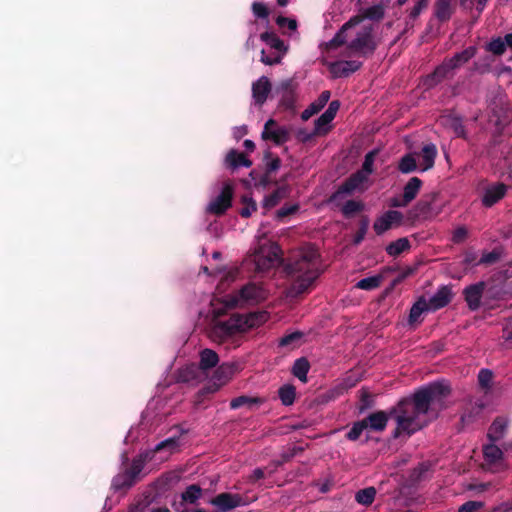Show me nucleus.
Segmentation results:
<instances>
[{"label":"nucleus","instance_id":"f257e3e1","mask_svg":"<svg viewBox=\"0 0 512 512\" xmlns=\"http://www.w3.org/2000/svg\"><path fill=\"white\" fill-rule=\"evenodd\" d=\"M451 394V387L444 381H437L421 387L409 398H404L393 407L389 415L396 421L394 436L402 433L411 435L424 426L420 420L429 410H441L444 401Z\"/></svg>","mask_w":512,"mask_h":512},{"label":"nucleus","instance_id":"f03ea898","mask_svg":"<svg viewBox=\"0 0 512 512\" xmlns=\"http://www.w3.org/2000/svg\"><path fill=\"white\" fill-rule=\"evenodd\" d=\"M317 249L309 247L307 250L290 257L284 270L291 279L289 294L298 296L306 292L319 276L316 262Z\"/></svg>","mask_w":512,"mask_h":512},{"label":"nucleus","instance_id":"7ed1b4c3","mask_svg":"<svg viewBox=\"0 0 512 512\" xmlns=\"http://www.w3.org/2000/svg\"><path fill=\"white\" fill-rule=\"evenodd\" d=\"M269 318L266 311L245 314L233 313L227 320H218L211 328L210 336L214 341L223 343L237 334L258 328Z\"/></svg>","mask_w":512,"mask_h":512},{"label":"nucleus","instance_id":"20e7f679","mask_svg":"<svg viewBox=\"0 0 512 512\" xmlns=\"http://www.w3.org/2000/svg\"><path fill=\"white\" fill-rule=\"evenodd\" d=\"M385 16V7L383 4H376L368 8H363L359 11V13L349 19L341 29L334 35V37L325 43V49H336L344 44H346L347 31L351 28L359 25L365 19H369L371 21H380Z\"/></svg>","mask_w":512,"mask_h":512},{"label":"nucleus","instance_id":"39448f33","mask_svg":"<svg viewBox=\"0 0 512 512\" xmlns=\"http://www.w3.org/2000/svg\"><path fill=\"white\" fill-rule=\"evenodd\" d=\"M347 48L363 57H369L374 54L378 43L374 37L373 25L364 26L358 31L353 39L349 42L346 40Z\"/></svg>","mask_w":512,"mask_h":512},{"label":"nucleus","instance_id":"423d86ee","mask_svg":"<svg viewBox=\"0 0 512 512\" xmlns=\"http://www.w3.org/2000/svg\"><path fill=\"white\" fill-rule=\"evenodd\" d=\"M483 468L492 473H500L508 470L509 466L504 458V452L495 442L483 446Z\"/></svg>","mask_w":512,"mask_h":512},{"label":"nucleus","instance_id":"0eeeda50","mask_svg":"<svg viewBox=\"0 0 512 512\" xmlns=\"http://www.w3.org/2000/svg\"><path fill=\"white\" fill-rule=\"evenodd\" d=\"M512 120V110L507 103H494L489 115V123L495 127V134L502 135Z\"/></svg>","mask_w":512,"mask_h":512},{"label":"nucleus","instance_id":"6e6552de","mask_svg":"<svg viewBox=\"0 0 512 512\" xmlns=\"http://www.w3.org/2000/svg\"><path fill=\"white\" fill-rule=\"evenodd\" d=\"M233 186L225 183L221 193L213 199L207 206L206 211L216 216L223 215L232 205Z\"/></svg>","mask_w":512,"mask_h":512},{"label":"nucleus","instance_id":"1a4fd4ad","mask_svg":"<svg viewBox=\"0 0 512 512\" xmlns=\"http://www.w3.org/2000/svg\"><path fill=\"white\" fill-rule=\"evenodd\" d=\"M297 83L294 79L289 78L281 81L276 88V93L281 96L280 107L285 110L295 111Z\"/></svg>","mask_w":512,"mask_h":512},{"label":"nucleus","instance_id":"9d476101","mask_svg":"<svg viewBox=\"0 0 512 512\" xmlns=\"http://www.w3.org/2000/svg\"><path fill=\"white\" fill-rule=\"evenodd\" d=\"M369 177L364 175L360 171H356L351 174L333 194L332 199H336L343 194H352L355 191H364L366 189L365 184L368 182Z\"/></svg>","mask_w":512,"mask_h":512},{"label":"nucleus","instance_id":"9b49d317","mask_svg":"<svg viewBox=\"0 0 512 512\" xmlns=\"http://www.w3.org/2000/svg\"><path fill=\"white\" fill-rule=\"evenodd\" d=\"M439 192H430L423 196V198L415 205L414 210L416 216L423 219H429L437 216L440 212L435 206V203L439 199Z\"/></svg>","mask_w":512,"mask_h":512},{"label":"nucleus","instance_id":"f8f14e48","mask_svg":"<svg viewBox=\"0 0 512 512\" xmlns=\"http://www.w3.org/2000/svg\"><path fill=\"white\" fill-rule=\"evenodd\" d=\"M211 505L216 507V512H229L244 504L240 494L223 492L210 500Z\"/></svg>","mask_w":512,"mask_h":512},{"label":"nucleus","instance_id":"ddd939ff","mask_svg":"<svg viewBox=\"0 0 512 512\" xmlns=\"http://www.w3.org/2000/svg\"><path fill=\"white\" fill-rule=\"evenodd\" d=\"M402 221L403 214L400 211L388 210L374 221L373 229L377 235H382L393 226L401 225Z\"/></svg>","mask_w":512,"mask_h":512},{"label":"nucleus","instance_id":"4468645a","mask_svg":"<svg viewBox=\"0 0 512 512\" xmlns=\"http://www.w3.org/2000/svg\"><path fill=\"white\" fill-rule=\"evenodd\" d=\"M453 69L449 63L444 60L438 65L434 71L423 78V86L426 89H432L441 83L443 80L451 78L453 76Z\"/></svg>","mask_w":512,"mask_h":512},{"label":"nucleus","instance_id":"2eb2a0df","mask_svg":"<svg viewBox=\"0 0 512 512\" xmlns=\"http://www.w3.org/2000/svg\"><path fill=\"white\" fill-rule=\"evenodd\" d=\"M362 65L363 63L358 60H340L329 63L328 67L333 78H343L358 71Z\"/></svg>","mask_w":512,"mask_h":512},{"label":"nucleus","instance_id":"dca6fc26","mask_svg":"<svg viewBox=\"0 0 512 512\" xmlns=\"http://www.w3.org/2000/svg\"><path fill=\"white\" fill-rule=\"evenodd\" d=\"M485 287L486 283L484 281H479L475 284L467 286L463 290L464 299L471 311H476L480 308L481 298L483 296Z\"/></svg>","mask_w":512,"mask_h":512},{"label":"nucleus","instance_id":"f3484780","mask_svg":"<svg viewBox=\"0 0 512 512\" xmlns=\"http://www.w3.org/2000/svg\"><path fill=\"white\" fill-rule=\"evenodd\" d=\"M262 138L264 140H272L274 143L280 145L288 141L289 132L284 127L277 126L273 119H269L262 131Z\"/></svg>","mask_w":512,"mask_h":512},{"label":"nucleus","instance_id":"a211bd4d","mask_svg":"<svg viewBox=\"0 0 512 512\" xmlns=\"http://www.w3.org/2000/svg\"><path fill=\"white\" fill-rule=\"evenodd\" d=\"M507 190L508 186L501 182L488 186L481 199L482 205L487 208L492 207L505 197Z\"/></svg>","mask_w":512,"mask_h":512},{"label":"nucleus","instance_id":"6ab92c4d","mask_svg":"<svg viewBox=\"0 0 512 512\" xmlns=\"http://www.w3.org/2000/svg\"><path fill=\"white\" fill-rule=\"evenodd\" d=\"M235 372V365L233 363H223L217 367L214 372L213 380L214 383L207 387L209 393H213L219 389L220 386L224 385Z\"/></svg>","mask_w":512,"mask_h":512},{"label":"nucleus","instance_id":"aec40b11","mask_svg":"<svg viewBox=\"0 0 512 512\" xmlns=\"http://www.w3.org/2000/svg\"><path fill=\"white\" fill-rule=\"evenodd\" d=\"M272 90V85L268 77L261 76L252 84V96L255 103L259 106L263 105Z\"/></svg>","mask_w":512,"mask_h":512},{"label":"nucleus","instance_id":"412c9836","mask_svg":"<svg viewBox=\"0 0 512 512\" xmlns=\"http://www.w3.org/2000/svg\"><path fill=\"white\" fill-rule=\"evenodd\" d=\"M452 291L449 286H442L438 291L429 299L427 306L430 310H438L447 306L452 300Z\"/></svg>","mask_w":512,"mask_h":512},{"label":"nucleus","instance_id":"4be33fe9","mask_svg":"<svg viewBox=\"0 0 512 512\" xmlns=\"http://www.w3.org/2000/svg\"><path fill=\"white\" fill-rule=\"evenodd\" d=\"M509 420L506 417L498 416L496 417L492 424L490 425L487 438L490 442H498L503 439L507 428H508Z\"/></svg>","mask_w":512,"mask_h":512},{"label":"nucleus","instance_id":"5701e85b","mask_svg":"<svg viewBox=\"0 0 512 512\" xmlns=\"http://www.w3.org/2000/svg\"><path fill=\"white\" fill-rule=\"evenodd\" d=\"M454 0H435L434 3V16L441 22H447L451 19L454 10Z\"/></svg>","mask_w":512,"mask_h":512},{"label":"nucleus","instance_id":"b1692460","mask_svg":"<svg viewBox=\"0 0 512 512\" xmlns=\"http://www.w3.org/2000/svg\"><path fill=\"white\" fill-rule=\"evenodd\" d=\"M389 417L391 416L386 412L377 411L368 415L363 421H365L367 429L380 432L386 428Z\"/></svg>","mask_w":512,"mask_h":512},{"label":"nucleus","instance_id":"393cba45","mask_svg":"<svg viewBox=\"0 0 512 512\" xmlns=\"http://www.w3.org/2000/svg\"><path fill=\"white\" fill-rule=\"evenodd\" d=\"M225 164L228 168L235 170L240 166L251 167L252 161L249 160L244 153L236 149H231L225 157Z\"/></svg>","mask_w":512,"mask_h":512},{"label":"nucleus","instance_id":"a878e982","mask_svg":"<svg viewBox=\"0 0 512 512\" xmlns=\"http://www.w3.org/2000/svg\"><path fill=\"white\" fill-rule=\"evenodd\" d=\"M477 53V48L475 46H469L461 52L454 54L451 58L445 59L453 70L459 68L460 66L467 63L470 59H472Z\"/></svg>","mask_w":512,"mask_h":512},{"label":"nucleus","instance_id":"bb28decb","mask_svg":"<svg viewBox=\"0 0 512 512\" xmlns=\"http://www.w3.org/2000/svg\"><path fill=\"white\" fill-rule=\"evenodd\" d=\"M240 297L245 301L259 302L264 299V290L255 283H248L239 291Z\"/></svg>","mask_w":512,"mask_h":512},{"label":"nucleus","instance_id":"cd10ccee","mask_svg":"<svg viewBox=\"0 0 512 512\" xmlns=\"http://www.w3.org/2000/svg\"><path fill=\"white\" fill-rule=\"evenodd\" d=\"M304 334L300 331H294L284 335L278 341V346L287 350H294L303 344Z\"/></svg>","mask_w":512,"mask_h":512},{"label":"nucleus","instance_id":"c85d7f7f","mask_svg":"<svg viewBox=\"0 0 512 512\" xmlns=\"http://www.w3.org/2000/svg\"><path fill=\"white\" fill-rule=\"evenodd\" d=\"M219 356L212 349H203L200 352V361L198 364V368L202 371L210 370L218 365Z\"/></svg>","mask_w":512,"mask_h":512},{"label":"nucleus","instance_id":"c756f323","mask_svg":"<svg viewBox=\"0 0 512 512\" xmlns=\"http://www.w3.org/2000/svg\"><path fill=\"white\" fill-rule=\"evenodd\" d=\"M260 39L272 49L276 50L278 54L284 55L288 50L284 41L281 40L274 32H263L260 35Z\"/></svg>","mask_w":512,"mask_h":512},{"label":"nucleus","instance_id":"7c9ffc66","mask_svg":"<svg viewBox=\"0 0 512 512\" xmlns=\"http://www.w3.org/2000/svg\"><path fill=\"white\" fill-rule=\"evenodd\" d=\"M339 108L340 102L338 100H334L329 104L328 109L322 113V136L331 131L332 126L329 124L335 118Z\"/></svg>","mask_w":512,"mask_h":512},{"label":"nucleus","instance_id":"2f4dec72","mask_svg":"<svg viewBox=\"0 0 512 512\" xmlns=\"http://www.w3.org/2000/svg\"><path fill=\"white\" fill-rule=\"evenodd\" d=\"M310 370V363L306 357H300L294 361L291 373L303 383H307V374Z\"/></svg>","mask_w":512,"mask_h":512},{"label":"nucleus","instance_id":"473e14b6","mask_svg":"<svg viewBox=\"0 0 512 512\" xmlns=\"http://www.w3.org/2000/svg\"><path fill=\"white\" fill-rule=\"evenodd\" d=\"M422 186V180L418 177H412L409 179V181L405 184L403 189V195L404 202L411 203L416 196L418 195L420 188Z\"/></svg>","mask_w":512,"mask_h":512},{"label":"nucleus","instance_id":"72a5a7b5","mask_svg":"<svg viewBox=\"0 0 512 512\" xmlns=\"http://www.w3.org/2000/svg\"><path fill=\"white\" fill-rule=\"evenodd\" d=\"M410 248H411V243H410L409 239L406 237H402V238H399V239L389 243L386 246L385 251L389 256L397 257L401 253L410 250Z\"/></svg>","mask_w":512,"mask_h":512},{"label":"nucleus","instance_id":"f704fd0d","mask_svg":"<svg viewBox=\"0 0 512 512\" xmlns=\"http://www.w3.org/2000/svg\"><path fill=\"white\" fill-rule=\"evenodd\" d=\"M263 399L260 397H251L247 395H241L236 398H233L230 402L231 409H238L243 406L248 407L249 409H253L254 407H258L263 403Z\"/></svg>","mask_w":512,"mask_h":512},{"label":"nucleus","instance_id":"c9c22d12","mask_svg":"<svg viewBox=\"0 0 512 512\" xmlns=\"http://www.w3.org/2000/svg\"><path fill=\"white\" fill-rule=\"evenodd\" d=\"M364 209L365 204L363 201L351 199L341 206L340 211L345 218H352Z\"/></svg>","mask_w":512,"mask_h":512},{"label":"nucleus","instance_id":"e433bc0d","mask_svg":"<svg viewBox=\"0 0 512 512\" xmlns=\"http://www.w3.org/2000/svg\"><path fill=\"white\" fill-rule=\"evenodd\" d=\"M437 155L436 146L434 144H427L422 148L421 156L423 162L421 164L422 171L431 169L434 166L435 158Z\"/></svg>","mask_w":512,"mask_h":512},{"label":"nucleus","instance_id":"4c0bfd02","mask_svg":"<svg viewBox=\"0 0 512 512\" xmlns=\"http://www.w3.org/2000/svg\"><path fill=\"white\" fill-rule=\"evenodd\" d=\"M376 494L375 487H367L356 492L355 500L361 505L370 506L374 502Z\"/></svg>","mask_w":512,"mask_h":512},{"label":"nucleus","instance_id":"58836bf2","mask_svg":"<svg viewBox=\"0 0 512 512\" xmlns=\"http://www.w3.org/2000/svg\"><path fill=\"white\" fill-rule=\"evenodd\" d=\"M430 0H415L413 7L408 10L407 28H413L416 19L419 17L423 9L427 8Z\"/></svg>","mask_w":512,"mask_h":512},{"label":"nucleus","instance_id":"ea45409f","mask_svg":"<svg viewBox=\"0 0 512 512\" xmlns=\"http://www.w3.org/2000/svg\"><path fill=\"white\" fill-rule=\"evenodd\" d=\"M446 125L453 130L457 137L466 138L467 133L463 124V119L460 116H447Z\"/></svg>","mask_w":512,"mask_h":512},{"label":"nucleus","instance_id":"a19ab883","mask_svg":"<svg viewBox=\"0 0 512 512\" xmlns=\"http://www.w3.org/2000/svg\"><path fill=\"white\" fill-rule=\"evenodd\" d=\"M278 395L283 405L290 406L295 401L296 389L293 385L286 384L279 388Z\"/></svg>","mask_w":512,"mask_h":512},{"label":"nucleus","instance_id":"79ce46f5","mask_svg":"<svg viewBox=\"0 0 512 512\" xmlns=\"http://www.w3.org/2000/svg\"><path fill=\"white\" fill-rule=\"evenodd\" d=\"M135 481L125 471L121 474L116 475L112 480V487L114 490H125L129 489L134 485Z\"/></svg>","mask_w":512,"mask_h":512},{"label":"nucleus","instance_id":"37998d69","mask_svg":"<svg viewBox=\"0 0 512 512\" xmlns=\"http://www.w3.org/2000/svg\"><path fill=\"white\" fill-rule=\"evenodd\" d=\"M417 169L416 159L413 154H405L398 163V170L403 174H408Z\"/></svg>","mask_w":512,"mask_h":512},{"label":"nucleus","instance_id":"c03bdc74","mask_svg":"<svg viewBox=\"0 0 512 512\" xmlns=\"http://www.w3.org/2000/svg\"><path fill=\"white\" fill-rule=\"evenodd\" d=\"M430 310L427 306L426 300L421 297L417 302L413 304L409 313V323H415L420 318L424 311Z\"/></svg>","mask_w":512,"mask_h":512},{"label":"nucleus","instance_id":"a18cd8bd","mask_svg":"<svg viewBox=\"0 0 512 512\" xmlns=\"http://www.w3.org/2000/svg\"><path fill=\"white\" fill-rule=\"evenodd\" d=\"M202 495V489L197 484L189 485L181 494L184 502L194 504Z\"/></svg>","mask_w":512,"mask_h":512},{"label":"nucleus","instance_id":"49530a36","mask_svg":"<svg viewBox=\"0 0 512 512\" xmlns=\"http://www.w3.org/2000/svg\"><path fill=\"white\" fill-rule=\"evenodd\" d=\"M378 153L379 149H373L369 151L364 157V162L359 171L362 172L367 177H369V175H371L374 172V161Z\"/></svg>","mask_w":512,"mask_h":512},{"label":"nucleus","instance_id":"de8ad7c7","mask_svg":"<svg viewBox=\"0 0 512 512\" xmlns=\"http://www.w3.org/2000/svg\"><path fill=\"white\" fill-rule=\"evenodd\" d=\"M485 49L493 55L501 56L506 51V44L501 37H496L486 44Z\"/></svg>","mask_w":512,"mask_h":512},{"label":"nucleus","instance_id":"09e8293b","mask_svg":"<svg viewBox=\"0 0 512 512\" xmlns=\"http://www.w3.org/2000/svg\"><path fill=\"white\" fill-rule=\"evenodd\" d=\"M382 280L383 277L381 275L363 278L357 282L356 287L363 290H372L378 288L381 285Z\"/></svg>","mask_w":512,"mask_h":512},{"label":"nucleus","instance_id":"8fccbe9b","mask_svg":"<svg viewBox=\"0 0 512 512\" xmlns=\"http://www.w3.org/2000/svg\"><path fill=\"white\" fill-rule=\"evenodd\" d=\"M275 22L283 34H286V30L296 31L298 27L296 19L288 18L282 15L277 16Z\"/></svg>","mask_w":512,"mask_h":512},{"label":"nucleus","instance_id":"3c124183","mask_svg":"<svg viewBox=\"0 0 512 512\" xmlns=\"http://www.w3.org/2000/svg\"><path fill=\"white\" fill-rule=\"evenodd\" d=\"M145 459L142 456H138L132 460V463L129 468L125 470V472L136 481L137 476L141 473L144 468Z\"/></svg>","mask_w":512,"mask_h":512},{"label":"nucleus","instance_id":"603ef678","mask_svg":"<svg viewBox=\"0 0 512 512\" xmlns=\"http://www.w3.org/2000/svg\"><path fill=\"white\" fill-rule=\"evenodd\" d=\"M368 227H369V218L367 215H363L359 222V229L356 232L354 239H353V243L355 245H358L363 241V239L365 238V235L367 233Z\"/></svg>","mask_w":512,"mask_h":512},{"label":"nucleus","instance_id":"864d4df0","mask_svg":"<svg viewBox=\"0 0 512 512\" xmlns=\"http://www.w3.org/2000/svg\"><path fill=\"white\" fill-rule=\"evenodd\" d=\"M420 266V263H416L413 266L406 267L401 271V273L391 282V289H393L395 286L403 282L406 278L409 276L414 275L418 268Z\"/></svg>","mask_w":512,"mask_h":512},{"label":"nucleus","instance_id":"5fc2aeb1","mask_svg":"<svg viewBox=\"0 0 512 512\" xmlns=\"http://www.w3.org/2000/svg\"><path fill=\"white\" fill-rule=\"evenodd\" d=\"M320 133V117L314 120V129L312 132H308L306 129H300L297 132V138L302 142H308L313 136Z\"/></svg>","mask_w":512,"mask_h":512},{"label":"nucleus","instance_id":"6e6d98bb","mask_svg":"<svg viewBox=\"0 0 512 512\" xmlns=\"http://www.w3.org/2000/svg\"><path fill=\"white\" fill-rule=\"evenodd\" d=\"M493 372L489 369H481L478 374V383L482 389L489 390L492 385Z\"/></svg>","mask_w":512,"mask_h":512},{"label":"nucleus","instance_id":"4d7b16f0","mask_svg":"<svg viewBox=\"0 0 512 512\" xmlns=\"http://www.w3.org/2000/svg\"><path fill=\"white\" fill-rule=\"evenodd\" d=\"M266 160V172L273 173L280 168L281 160L278 156H273L270 151H266L265 156Z\"/></svg>","mask_w":512,"mask_h":512},{"label":"nucleus","instance_id":"13d9d810","mask_svg":"<svg viewBox=\"0 0 512 512\" xmlns=\"http://www.w3.org/2000/svg\"><path fill=\"white\" fill-rule=\"evenodd\" d=\"M178 447H179V439L176 437H171V438H168V439L160 442L155 447V452H159V451L166 449L170 453H173L174 451H176L178 449Z\"/></svg>","mask_w":512,"mask_h":512},{"label":"nucleus","instance_id":"bf43d9fd","mask_svg":"<svg viewBox=\"0 0 512 512\" xmlns=\"http://www.w3.org/2000/svg\"><path fill=\"white\" fill-rule=\"evenodd\" d=\"M366 423L365 421H357L353 424L349 432L347 433V438L351 441H356L361 436L362 432L366 430Z\"/></svg>","mask_w":512,"mask_h":512},{"label":"nucleus","instance_id":"052dcab7","mask_svg":"<svg viewBox=\"0 0 512 512\" xmlns=\"http://www.w3.org/2000/svg\"><path fill=\"white\" fill-rule=\"evenodd\" d=\"M198 366L191 364L180 372L179 379L183 382H189L197 378Z\"/></svg>","mask_w":512,"mask_h":512},{"label":"nucleus","instance_id":"680f3d73","mask_svg":"<svg viewBox=\"0 0 512 512\" xmlns=\"http://www.w3.org/2000/svg\"><path fill=\"white\" fill-rule=\"evenodd\" d=\"M242 203L245 206L240 210V215L243 218H248L251 216L253 211H256V209H257L256 202L252 198L243 196Z\"/></svg>","mask_w":512,"mask_h":512},{"label":"nucleus","instance_id":"e2e57ef3","mask_svg":"<svg viewBox=\"0 0 512 512\" xmlns=\"http://www.w3.org/2000/svg\"><path fill=\"white\" fill-rule=\"evenodd\" d=\"M485 503L482 501H467L458 508V512H478L483 509Z\"/></svg>","mask_w":512,"mask_h":512},{"label":"nucleus","instance_id":"0e129e2a","mask_svg":"<svg viewBox=\"0 0 512 512\" xmlns=\"http://www.w3.org/2000/svg\"><path fill=\"white\" fill-rule=\"evenodd\" d=\"M251 9L256 18L266 19L269 16V9L262 2H253Z\"/></svg>","mask_w":512,"mask_h":512},{"label":"nucleus","instance_id":"69168bd1","mask_svg":"<svg viewBox=\"0 0 512 512\" xmlns=\"http://www.w3.org/2000/svg\"><path fill=\"white\" fill-rule=\"evenodd\" d=\"M373 400L366 389L361 390L360 404L358 406L359 413H363L372 406Z\"/></svg>","mask_w":512,"mask_h":512},{"label":"nucleus","instance_id":"338daca9","mask_svg":"<svg viewBox=\"0 0 512 512\" xmlns=\"http://www.w3.org/2000/svg\"><path fill=\"white\" fill-rule=\"evenodd\" d=\"M270 173L265 171L264 174L259 176V173L255 170L250 172V176L255 181L256 186L266 187L270 183Z\"/></svg>","mask_w":512,"mask_h":512},{"label":"nucleus","instance_id":"774afa93","mask_svg":"<svg viewBox=\"0 0 512 512\" xmlns=\"http://www.w3.org/2000/svg\"><path fill=\"white\" fill-rule=\"evenodd\" d=\"M320 111V98L316 99L307 109H305L301 118L303 121L309 120L314 114H317Z\"/></svg>","mask_w":512,"mask_h":512}]
</instances>
